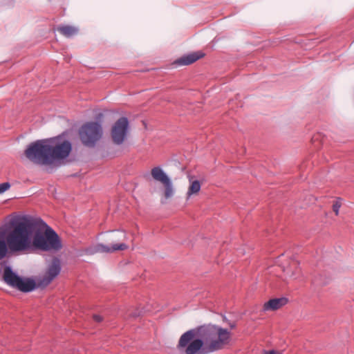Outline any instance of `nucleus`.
<instances>
[{"label":"nucleus","mask_w":354,"mask_h":354,"mask_svg":"<svg viewBox=\"0 0 354 354\" xmlns=\"http://www.w3.org/2000/svg\"><path fill=\"white\" fill-rule=\"evenodd\" d=\"M61 239L41 218L23 216L12 220L9 226L0 227V260L8 253L24 252L30 250L43 252L59 251Z\"/></svg>","instance_id":"1"},{"label":"nucleus","mask_w":354,"mask_h":354,"mask_svg":"<svg viewBox=\"0 0 354 354\" xmlns=\"http://www.w3.org/2000/svg\"><path fill=\"white\" fill-rule=\"evenodd\" d=\"M230 341V331L215 324H203L189 329L180 337L179 354H210L220 351Z\"/></svg>","instance_id":"2"},{"label":"nucleus","mask_w":354,"mask_h":354,"mask_svg":"<svg viewBox=\"0 0 354 354\" xmlns=\"http://www.w3.org/2000/svg\"><path fill=\"white\" fill-rule=\"evenodd\" d=\"M71 151V142L59 136L31 142L24 155L32 162L46 166L47 171L51 172L65 163Z\"/></svg>","instance_id":"3"},{"label":"nucleus","mask_w":354,"mask_h":354,"mask_svg":"<svg viewBox=\"0 0 354 354\" xmlns=\"http://www.w3.org/2000/svg\"><path fill=\"white\" fill-rule=\"evenodd\" d=\"M3 279L10 286L23 292H30L37 288L36 281L34 279L19 276L10 266H5Z\"/></svg>","instance_id":"4"},{"label":"nucleus","mask_w":354,"mask_h":354,"mask_svg":"<svg viewBox=\"0 0 354 354\" xmlns=\"http://www.w3.org/2000/svg\"><path fill=\"white\" fill-rule=\"evenodd\" d=\"M102 136V128L97 122H88L79 130V136L82 144L93 147Z\"/></svg>","instance_id":"5"},{"label":"nucleus","mask_w":354,"mask_h":354,"mask_svg":"<svg viewBox=\"0 0 354 354\" xmlns=\"http://www.w3.org/2000/svg\"><path fill=\"white\" fill-rule=\"evenodd\" d=\"M151 174L154 180L161 183L165 187L164 195L166 199L172 197L174 194V188L170 178L160 167H153L151 171Z\"/></svg>","instance_id":"6"},{"label":"nucleus","mask_w":354,"mask_h":354,"mask_svg":"<svg viewBox=\"0 0 354 354\" xmlns=\"http://www.w3.org/2000/svg\"><path fill=\"white\" fill-rule=\"evenodd\" d=\"M61 271V263L58 258L53 259L50 264L42 279H38L36 282L37 288H44L59 274Z\"/></svg>","instance_id":"7"},{"label":"nucleus","mask_w":354,"mask_h":354,"mask_svg":"<svg viewBox=\"0 0 354 354\" xmlns=\"http://www.w3.org/2000/svg\"><path fill=\"white\" fill-rule=\"evenodd\" d=\"M122 235V234L120 232L111 234L110 236L111 242L108 245H104L103 243L96 245L95 251L97 252L113 253L116 251L127 250L128 248V245L124 243L119 242V239H118L119 236Z\"/></svg>","instance_id":"8"},{"label":"nucleus","mask_w":354,"mask_h":354,"mask_svg":"<svg viewBox=\"0 0 354 354\" xmlns=\"http://www.w3.org/2000/svg\"><path fill=\"white\" fill-rule=\"evenodd\" d=\"M129 126V121L127 118H120L111 129V138L115 144L120 145L123 142Z\"/></svg>","instance_id":"9"},{"label":"nucleus","mask_w":354,"mask_h":354,"mask_svg":"<svg viewBox=\"0 0 354 354\" xmlns=\"http://www.w3.org/2000/svg\"><path fill=\"white\" fill-rule=\"evenodd\" d=\"M204 54L201 52H196L185 55L179 59H176L174 64L176 66H187L189 65L200 58L203 57Z\"/></svg>","instance_id":"10"},{"label":"nucleus","mask_w":354,"mask_h":354,"mask_svg":"<svg viewBox=\"0 0 354 354\" xmlns=\"http://www.w3.org/2000/svg\"><path fill=\"white\" fill-rule=\"evenodd\" d=\"M288 302L286 297L271 299L266 302L263 306V311L276 310L285 306Z\"/></svg>","instance_id":"11"},{"label":"nucleus","mask_w":354,"mask_h":354,"mask_svg":"<svg viewBox=\"0 0 354 354\" xmlns=\"http://www.w3.org/2000/svg\"><path fill=\"white\" fill-rule=\"evenodd\" d=\"M57 31L66 37H73L78 33L79 29L77 27L70 25H60L57 27Z\"/></svg>","instance_id":"12"},{"label":"nucleus","mask_w":354,"mask_h":354,"mask_svg":"<svg viewBox=\"0 0 354 354\" xmlns=\"http://www.w3.org/2000/svg\"><path fill=\"white\" fill-rule=\"evenodd\" d=\"M201 183L198 180H190V185L187 191V196H190L192 194H195L199 192L201 190Z\"/></svg>","instance_id":"13"},{"label":"nucleus","mask_w":354,"mask_h":354,"mask_svg":"<svg viewBox=\"0 0 354 354\" xmlns=\"http://www.w3.org/2000/svg\"><path fill=\"white\" fill-rule=\"evenodd\" d=\"M151 310V306L149 304H142L139 303L137 304V308L134 309V317L137 316H141L144 315L145 313Z\"/></svg>","instance_id":"14"},{"label":"nucleus","mask_w":354,"mask_h":354,"mask_svg":"<svg viewBox=\"0 0 354 354\" xmlns=\"http://www.w3.org/2000/svg\"><path fill=\"white\" fill-rule=\"evenodd\" d=\"M313 283L317 286H324L328 282L326 280H322L320 277L315 278V279L313 280Z\"/></svg>","instance_id":"15"},{"label":"nucleus","mask_w":354,"mask_h":354,"mask_svg":"<svg viewBox=\"0 0 354 354\" xmlns=\"http://www.w3.org/2000/svg\"><path fill=\"white\" fill-rule=\"evenodd\" d=\"M10 187V184L8 182L0 184V194L8 190Z\"/></svg>","instance_id":"16"},{"label":"nucleus","mask_w":354,"mask_h":354,"mask_svg":"<svg viewBox=\"0 0 354 354\" xmlns=\"http://www.w3.org/2000/svg\"><path fill=\"white\" fill-rule=\"evenodd\" d=\"M283 271L286 272L288 275H289L290 277H297V274L299 273V270L297 269L295 272H290L289 270V268L284 269Z\"/></svg>","instance_id":"17"},{"label":"nucleus","mask_w":354,"mask_h":354,"mask_svg":"<svg viewBox=\"0 0 354 354\" xmlns=\"http://www.w3.org/2000/svg\"><path fill=\"white\" fill-rule=\"evenodd\" d=\"M340 207L341 204L337 201L333 205V210L335 212L336 215L339 214Z\"/></svg>","instance_id":"18"},{"label":"nucleus","mask_w":354,"mask_h":354,"mask_svg":"<svg viewBox=\"0 0 354 354\" xmlns=\"http://www.w3.org/2000/svg\"><path fill=\"white\" fill-rule=\"evenodd\" d=\"M93 318L95 322L98 323L101 322L103 320V317L99 315H93Z\"/></svg>","instance_id":"19"},{"label":"nucleus","mask_w":354,"mask_h":354,"mask_svg":"<svg viewBox=\"0 0 354 354\" xmlns=\"http://www.w3.org/2000/svg\"><path fill=\"white\" fill-rule=\"evenodd\" d=\"M230 326L231 328H234L236 326V324L234 323H230Z\"/></svg>","instance_id":"20"}]
</instances>
